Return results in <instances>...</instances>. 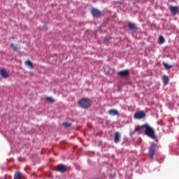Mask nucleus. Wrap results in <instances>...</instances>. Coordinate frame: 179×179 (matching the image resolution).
<instances>
[{
    "mask_svg": "<svg viewBox=\"0 0 179 179\" xmlns=\"http://www.w3.org/2000/svg\"><path fill=\"white\" fill-rule=\"evenodd\" d=\"M135 131L139 134H143V132H145V135L149 136V138H151L152 139H156L155 129L148 124H145L142 126H137Z\"/></svg>",
    "mask_w": 179,
    "mask_h": 179,
    "instance_id": "obj_1",
    "label": "nucleus"
},
{
    "mask_svg": "<svg viewBox=\"0 0 179 179\" xmlns=\"http://www.w3.org/2000/svg\"><path fill=\"white\" fill-rule=\"evenodd\" d=\"M79 104L82 108L87 109L91 106V101L87 98H83L80 100Z\"/></svg>",
    "mask_w": 179,
    "mask_h": 179,
    "instance_id": "obj_2",
    "label": "nucleus"
},
{
    "mask_svg": "<svg viewBox=\"0 0 179 179\" xmlns=\"http://www.w3.org/2000/svg\"><path fill=\"white\" fill-rule=\"evenodd\" d=\"M156 148H157V145L152 143L149 149V156L150 159H153L156 152Z\"/></svg>",
    "mask_w": 179,
    "mask_h": 179,
    "instance_id": "obj_3",
    "label": "nucleus"
},
{
    "mask_svg": "<svg viewBox=\"0 0 179 179\" xmlns=\"http://www.w3.org/2000/svg\"><path fill=\"white\" fill-rule=\"evenodd\" d=\"M66 170H67V166L63 164H58L56 166V171H58L59 173H66Z\"/></svg>",
    "mask_w": 179,
    "mask_h": 179,
    "instance_id": "obj_4",
    "label": "nucleus"
},
{
    "mask_svg": "<svg viewBox=\"0 0 179 179\" xmlns=\"http://www.w3.org/2000/svg\"><path fill=\"white\" fill-rule=\"evenodd\" d=\"M169 10L172 13V15H176L179 13V7L171 6H169Z\"/></svg>",
    "mask_w": 179,
    "mask_h": 179,
    "instance_id": "obj_5",
    "label": "nucleus"
},
{
    "mask_svg": "<svg viewBox=\"0 0 179 179\" xmlns=\"http://www.w3.org/2000/svg\"><path fill=\"white\" fill-rule=\"evenodd\" d=\"M118 75L122 78L127 77L130 75V72L129 70L121 71L118 73Z\"/></svg>",
    "mask_w": 179,
    "mask_h": 179,
    "instance_id": "obj_6",
    "label": "nucleus"
},
{
    "mask_svg": "<svg viewBox=\"0 0 179 179\" xmlns=\"http://www.w3.org/2000/svg\"><path fill=\"white\" fill-rule=\"evenodd\" d=\"M145 117V113L144 111H140L135 114L134 117L136 119H142Z\"/></svg>",
    "mask_w": 179,
    "mask_h": 179,
    "instance_id": "obj_7",
    "label": "nucleus"
},
{
    "mask_svg": "<svg viewBox=\"0 0 179 179\" xmlns=\"http://www.w3.org/2000/svg\"><path fill=\"white\" fill-rule=\"evenodd\" d=\"M121 139V134L118 131L115 132L114 137L115 143H119Z\"/></svg>",
    "mask_w": 179,
    "mask_h": 179,
    "instance_id": "obj_8",
    "label": "nucleus"
},
{
    "mask_svg": "<svg viewBox=\"0 0 179 179\" xmlns=\"http://www.w3.org/2000/svg\"><path fill=\"white\" fill-rule=\"evenodd\" d=\"M92 15L94 16V17H100L101 15V11H99V10H97V9H94V8H93L92 10Z\"/></svg>",
    "mask_w": 179,
    "mask_h": 179,
    "instance_id": "obj_9",
    "label": "nucleus"
},
{
    "mask_svg": "<svg viewBox=\"0 0 179 179\" xmlns=\"http://www.w3.org/2000/svg\"><path fill=\"white\" fill-rule=\"evenodd\" d=\"M0 74L1 76L4 78H7L9 77V74L7 72V71L4 69H2L0 70Z\"/></svg>",
    "mask_w": 179,
    "mask_h": 179,
    "instance_id": "obj_10",
    "label": "nucleus"
},
{
    "mask_svg": "<svg viewBox=\"0 0 179 179\" xmlns=\"http://www.w3.org/2000/svg\"><path fill=\"white\" fill-rule=\"evenodd\" d=\"M109 114L113 116L117 115L120 116V113L117 110L111 109L108 111Z\"/></svg>",
    "mask_w": 179,
    "mask_h": 179,
    "instance_id": "obj_11",
    "label": "nucleus"
},
{
    "mask_svg": "<svg viewBox=\"0 0 179 179\" xmlns=\"http://www.w3.org/2000/svg\"><path fill=\"white\" fill-rule=\"evenodd\" d=\"M25 65L27 66H28L29 68H30L31 69H34V65H33L32 62L29 60L25 62Z\"/></svg>",
    "mask_w": 179,
    "mask_h": 179,
    "instance_id": "obj_12",
    "label": "nucleus"
},
{
    "mask_svg": "<svg viewBox=\"0 0 179 179\" xmlns=\"http://www.w3.org/2000/svg\"><path fill=\"white\" fill-rule=\"evenodd\" d=\"M128 27H129V29L131 31H134L136 28V24L131 22L129 23Z\"/></svg>",
    "mask_w": 179,
    "mask_h": 179,
    "instance_id": "obj_13",
    "label": "nucleus"
},
{
    "mask_svg": "<svg viewBox=\"0 0 179 179\" xmlns=\"http://www.w3.org/2000/svg\"><path fill=\"white\" fill-rule=\"evenodd\" d=\"M163 80H164V85H166L169 84V78L167 76H164Z\"/></svg>",
    "mask_w": 179,
    "mask_h": 179,
    "instance_id": "obj_14",
    "label": "nucleus"
},
{
    "mask_svg": "<svg viewBox=\"0 0 179 179\" xmlns=\"http://www.w3.org/2000/svg\"><path fill=\"white\" fill-rule=\"evenodd\" d=\"M22 173L20 172H17L14 176V179H22Z\"/></svg>",
    "mask_w": 179,
    "mask_h": 179,
    "instance_id": "obj_15",
    "label": "nucleus"
},
{
    "mask_svg": "<svg viewBox=\"0 0 179 179\" xmlns=\"http://www.w3.org/2000/svg\"><path fill=\"white\" fill-rule=\"evenodd\" d=\"M162 64L164 65V67H165V69H171L173 68V65H169L168 64H166V62H163Z\"/></svg>",
    "mask_w": 179,
    "mask_h": 179,
    "instance_id": "obj_16",
    "label": "nucleus"
},
{
    "mask_svg": "<svg viewBox=\"0 0 179 179\" xmlns=\"http://www.w3.org/2000/svg\"><path fill=\"white\" fill-rule=\"evenodd\" d=\"M10 46L12 47L13 50H15V51L18 50L17 45H15L13 43H11Z\"/></svg>",
    "mask_w": 179,
    "mask_h": 179,
    "instance_id": "obj_17",
    "label": "nucleus"
},
{
    "mask_svg": "<svg viewBox=\"0 0 179 179\" xmlns=\"http://www.w3.org/2000/svg\"><path fill=\"white\" fill-rule=\"evenodd\" d=\"M159 42H161V43H164L165 42V39L162 36H159Z\"/></svg>",
    "mask_w": 179,
    "mask_h": 179,
    "instance_id": "obj_18",
    "label": "nucleus"
},
{
    "mask_svg": "<svg viewBox=\"0 0 179 179\" xmlns=\"http://www.w3.org/2000/svg\"><path fill=\"white\" fill-rule=\"evenodd\" d=\"M46 99H47L48 101H49L50 102H51V103L55 102V100H54L52 97L48 96V97L46 98Z\"/></svg>",
    "mask_w": 179,
    "mask_h": 179,
    "instance_id": "obj_19",
    "label": "nucleus"
},
{
    "mask_svg": "<svg viewBox=\"0 0 179 179\" xmlns=\"http://www.w3.org/2000/svg\"><path fill=\"white\" fill-rule=\"evenodd\" d=\"M63 124L66 127H69L71 126V124L69 122H64L63 123Z\"/></svg>",
    "mask_w": 179,
    "mask_h": 179,
    "instance_id": "obj_20",
    "label": "nucleus"
},
{
    "mask_svg": "<svg viewBox=\"0 0 179 179\" xmlns=\"http://www.w3.org/2000/svg\"><path fill=\"white\" fill-rule=\"evenodd\" d=\"M105 40L107 41L106 37L105 38Z\"/></svg>",
    "mask_w": 179,
    "mask_h": 179,
    "instance_id": "obj_21",
    "label": "nucleus"
},
{
    "mask_svg": "<svg viewBox=\"0 0 179 179\" xmlns=\"http://www.w3.org/2000/svg\"><path fill=\"white\" fill-rule=\"evenodd\" d=\"M96 179H99V178H96Z\"/></svg>",
    "mask_w": 179,
    "mask_h": 179,
    "instance_id": "obj_22",
    "label": "nucleus"
}]
</instances>
